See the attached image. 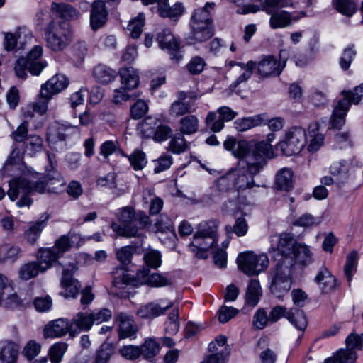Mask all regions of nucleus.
I'll use <instances>...</instances> for the list:
<instances>
[{"instance_id":"nucleus-1","label":"nucleus","mask_w":363,"mask_h":363,"mask_svg":"<svg viewBox=\"0 0 363 363\" xmlns=\"http://www.w3.org/2000/svg\"><path fill=\"white\" fill-rule=\"evenodd\" d=\"M118 223L113 222L111 228L118 236L125 238H143L140 230L147 229L151 225V220L144 211L135 212L134 208L126 206L121 208L118 214Z\"/></svg>"},{"instance_id":"nucleus-2","label":"nucleus","mask_w":363,"mask_h":363,"mask_svg":"<svg viewBox=\"0 0 363 363\" xmlns=\"http://www.w3.org/2000/svg\"><path fill=\"white\" fill-rule=\"evenodd\" d=\"M46 45L52 51L65 50L73 40V31L69 23L51 20L44 29Z\"/></svg>"},{"instance_id":"nucleus-3","label":"nucleus","mask_w":363,"mask_h":363,"mask_svg":"<svg viewBox=\"0 0 363 363\" xmlns=\"http://www.w3.org/2000/svg\"><path fill=\"white\" fill-rule=\"evenodd\" d=\"M271 257L278 260L277 264L295 266V236L292 233H281L277 244L269 249Z\"/></svg>"},{"instance_id":"nucleus-4","label":"nucleus","mask_w":363,"mask_h":363,"mask_svg":"<svg viewBox=\"0 0 363 363\" xmlns=\"http://www.w3.org/2000/svg\"><path fill=\"white\" fill-rule=\"evenodd\" d=\"M239 270L247 276H256L264 271L269 265L267 255H257L252 251L240 252L236 259Z\"/></svg>"},{"instance_id":"nucleus-5","label":"nucleus","mask_w":363,"mask_h":363,"mask_svg":"<svg viewBox=\"0 0 363 363\" xmlns=\"http://www.w3.org/2000/svg\"><path fill=\"white\" fill-rule=\"evenodd\" d=\"M346 349H340L332 357L327 358L326 363H355L357 357L354 349H363V333L361 335L350 334L346 340Z\"/></svg>"},{"instance_id":"nucleus-6","label":"nucleus","mask_w":363,"mask_h":363,"mask_svg":"<svg viewBox=\"0 0 363 363\" xmlns=\"http://www.w3.org/2000/svg\"><path fill=\"white\" fill-rule=\"evenodd\" d=\"M295 266L277 264L276 272L270 285L271 292L280 297L287 293L291 286Z\"/></svg>"},{"instance_id":"nucleus-7","label":"nucleus","mask_w":363,"mask_h":363,"mask_svg":"<svg viewBox=\"0 0 363 363\" xmlns=\"http://www.w3.org/2000/svg\"><path fill=\"white\" fill-rule=\"evenodd\" d=\"M259 172V167L252 166L251 161L248 162V164L241 166L240 164L237 168L230 170L235 189L238 191L252 189L255 186L254 177Z\"/></svg>"},{"instance_id":"nucleus-8","label":"nucleus","mask_w":363,"mask_h":363,"mask_svg":"<svg viewBox=\"0 0 363 363\" xmlns=\"http://www.w3.org/2000/svg\"><path fill=\"white\" fill-rule=\"evenodd\" d=\"M136 278L140 284L152 287L172 286L175 281L172 272L150 273V269L145 267H142L137 271Z\"/></svg>"},{"instance_id":"nucleus-9","label":"nucleus","mask_w":363,"mask_h":363,"mask_svg":"<svg viewBox=\"0 0 363 363\" xmlns=\"http://www.w3.org/2000/svg\"><path fill=\"white\" fill-rule=\"evenodd\" d=\"M238 113L228 106H221L217 109V112L208 113L205 123L212 132H220L224 128V123L233 120Z\"/></svg>"},{"instance_id":"nucleus-10","label":"nucleus","mask_w":363,"mask_h":363,"mask_svg":"<svg viewBox=\"0 0 363 363\" xmlns=\"http://www.w3.org/2000/svg\"><path fill=\"white\" fill-rule=\"evenodd\" d=\"M157 40L162 49L167 50L173 62L178 63L182 60L183 55L181 53L179 42L170 30L163 29L158 33Z\"/></svg>"},{"instance_id":"nucleus-11","label":"nucleus","mask_w":363,"mask_h":363,"mask_svg":"<svg viewBox=\"0 0 363 363\" xmlns=\"http://www.w3.org/2000/svg\"><path fill=\"white\" fill-rule=\"evenodd\" d=\"M69 83V79L65 75L57 74L41 86L40 97L49 101L54 95L65 89Z\"/></svg>"},{"instance_id":"nucleus-12","label":"nucleus","mask_w":363,"mask_h":363,"mask_svg":"<svg viewBox=\"0 0 363 363\" xmlns=\"http://www.w3.org/2000/svg\"><path fill=\"white\" fill-rule=\"evenodd\" d=\"M74 272L73 269H65L62 271L60 286L63 291H60L59 295L66 299L77 298L82 288L81 283L74 278Z\"/></svg>"},{"instance_id":"nucleus-13","label":"nucleus","mask_w":363,"mask_h":363,"mask_svg":"<svg viewBox=\"0 0 363 363\" xmlns=\"http://www.w3.org/2000/svg\"><path fill=\"white\" fill-rule=\"evenodd\" d=\"M46 174L40 175L35 173L30 178H18V186L22 189V193L30 194L37 192L45 194L48 192Z\"/></svg>"},{"instance_id":"nucleus-14","label":"nucleus","mask_w":363,"mask_h":363,"mask_svg":"<svg viewBox=\"0 0 363 363\" xmlns=\"http://www.w3.org/2000/svg\"><path fill=\"white\" fill-rule=\"evenodd\" d=\"M251 161L252 166L259 167V170L263 168L266 164V160L270 159L274 157V152L272 145L265 141H260L252 145L251 152Z\"/></svg>"},{"instance_id":"nucleus-15","label":"nucleus","mask_w":363,"mask_h":363,"mask_svg":"<svg viewBox=\"0 0 363 363\" xmlns=\"http://www.w3.org/2000/svg\"><path fill=\"white\" fill-rule=\"evenodd\" d=\"M350 108V104L346 99H338L333 107L328 129L340 130L345 125L346 116Z\"/></svg>"},{"instance_id":"nucleus-16","label":"nucleus","mask_w":363,"mask_h":363,"mask_svg":"<svg viewBox=\"0 0 363 363\" xmlns=\"http://www.w3.org/2000/svg\"><path fill=\"white\" fill-rule=\"evenodd\" d=\"M108 21V11L103 0L94 1L90 11V27L94 31L104 27Z\"/></svg>"},{"instance_id":"nucleus-17","label":"nucleus","mask_w":363,"mask_h":363,"mask_svg":"<svg viewBox=\"0 0 363 363\" xmlns=\"http://www.w3.org/2000/svg\"><path fill=\"white\" fill-rule=\"evenodd\" d=\"M314 281L320 286L322 294H330L340 286V282L325 266L320 268Z\"/></svg>"},{"instance_id":"nucleus-18","label":"nucleus","mask_w":363,"mask_h":363,"mask_svg":"<svg viewBox=\"0 0 363 363\" xmlns=\"http://www.w3.org/2000/svg\"><path fill=\"white\" fill-rule=\"evenodd\" d=\"M283 67L284 65H281V62L278 61L273 55L264 57L256 65L258 74L262 77L279 76Z\"/></svg>"},{"instance_id":"nucleus-19","label":"nucleus","mask_w":363,"mask_h":363,"mask_svg":"<svg viewBox=\"0 0 363 363\" xmlns=\"http://www.w3.org/2000/svg\"><path fill=\"white\" fill-rule=\"evenodd\" d=\"M191 28L188 38L190 44L196 43H203L211 38L214 34L213 24H199L197 23H190Z\"/></svg>"},{"instance_id":"nucleus-20","label":"nucleus","mask_w":363,"mask_h":363,"mask_svg":"<svg viewBox=\"0 0 363 363\" xmlns=\"http://www.w3.org/2000/svg\"><path fill=\"white\" fill-rule=\"evenodd\" d=\"M67 333L71 336V323L66 318L49 322L44 328V335L46 337H60Z\"/></svg>"},{"instance_id":"nucleus-21","label":"nucleus","mask_w":363,"mask_h":363,"mask_svg":"<svg viewBox=\"0 0 363 363\" xmlns=\"http://www.w3.org/2000/svg\"><path fill=\"white\" fill-rule=\"evenodd\" d=\"M71 337H75L82 331H89L93 324L91 313L79 312L72 319Z\"/></svg>"},{"instance_id":"nucleus-22","label":"nucleus","mask_w":363,"mask_h":363,"mask_svg":"<svg viewBox=\"0 0 363 363\" xmlns=\"http://www.w3.org/2000/svg\"><path fill=\"white\" fill-rule=\"evenodd\" d=\"M116 321L118 322V338L119 340L125 339L134 336L138 330L134 325V320L126 313H120L116 316Z\"/></svg>"},{"instance_id":"nucleus-23","label":"nucleus","mask_w":363,"mask_h":363,"mask_svg":"<svg viewBox=\"0 0 363 363\" xmlns=\"http://www.w3.org/2000/svg\"><path fill=\"white\" fill-rule=\"evenodd\" d=\"M51 11L57 18L63 20L64 22L78 19L80 16V12L77 9L66 3L52 2Z\"/></svg>"},{"instance_id":"nucleus-24","label":"nucleus","mask_w":363,"mask_h":363,"mask_svg":"<svg viewBox=\"0 0 363 363\" xmlns=\"http://www.w3.org/2000/svg\"><path fill=\"white\" fill-rule=\"evenodd\" d=\"M71 126L53 123L47 129V141L49 144H56L59 141H65L71 135Z\"/></svg>"},{"instance_id":"nucleus-25","label":"nucleus","mask_w":363,"mask_h":363,"mask_svg":"<svg viewBox=\"0 0 363 363\" xmlns=\"http://www.w3.org/2000/svg\"><path fill=\"white\" fill-rule=\"evenodd\" d=\"M60 258L51 247L40 248L37 253V262L41 267V273L45 272L47 269L52 266L60 264L58 262Z\"/></svg>"},{"instance_id":"nucleus-26","label":"nucleus","mask_w":363,"mask_h":363,"mask_svg":"<svg viewBox=\"0 0 363 363\" xmlns=\"http://www.w3.org/2000/svg\"><path fill=\"white\" fill-rule=\"evenodd\" d=\"M172 306V302L165 307H162L158 303L150 302L141 306L137 311V315L143 319H154L164 315Z\"/></svg>"},{"instance_id":"nucleus-27","label":"nucleus","mask_w":363,"mask_h":363,"mask_svg":"<svg viewBox=\"0 0 363 363\" xmlns=\"http://www.w3.org/2000/svg\"><path fill=\"white\" fill-rule=\"evenodd\" d=\"M118 74L122 87L131 91L139 86L140 77L134 68L131 67L121 68Z\"/></svg>"},{"instance_id":"nucleus-28","label":"nucleus","mask_w":363,"mask_h":363,"mask_svg":"<svg viewBox=\"0 0 363 363\" xmlns=\"http://www.w3.org/2000/svg\"><path fill=\"white\" fill-rule=\"evenodd\" d=\"M267 120V113L257 114L250 117L238 118L234 122L235 128L239 132L247 131L249 129L263 125Z\"/></svg>"},{"instance_id":"nucleus-29","label":"nucleus","mask_w":363,"mask_h":363,"mask_svg":"<svg viewBox=\"0 0 363 363\" xmlns=\"http://www.w3.org/2000/svg\"><path fill=\"white\" fill-rule=\"evenodd\" d=\"M112 285L115 289H125L128 285L138 282L136 277L130 276L123 267H117L112 272Z\"/></svg>"},{"instance_id":"nucleus-30","label":"nucleus","mask_w":363,"mask_h":363,"mask_svg":"<svg viewBox=\"0 0 363 363\" xmlns=\"http://www.w3.org/2000/svg\"><path fill=\"white\" fill-rule=\"evenodd\" d=\"M50 215L44 213L41 215L40 219L32 223L28 229L25 232V238L30 244H34L40 236L43 228L47 225Z\"/></svg>"},{"instance_id":"nucleus-31","label":"nucleus","mask_w":363,"mask_h":363,"mask_svg":"<svg viewBox=\"0 0 363 363\" xmlns=\"http://www.w3.org/2000/svg\"><path fill=\"white\" fill-rule=\"evenodd\" d=\"M118 72L104 64H99L93 69V76L96 82L107 84L113 82Z\"/></svg>"},{"instance_id":"nucleus-32","label":"nucleus","mask_w":363,"mask_h":363,"mask_svg":"<svg viewBox=\"0 0 363 363\" xmlns=\"http://www.w3.org/2000/svg\"><path fill=\"white\" fill-rule=\"evenodd\" d=\"M294 172L292 169L284 168L277 172L276 175L275 185L278 190L290 191L293 189Z\"/></svg>"},{"instance_id":"nucleus-33","label":"nucleus","mask_w":363,"mask_h":363,"mask_svg":"<svg viewBox=\"0 0 363 363\" xmlns=\"http://www.w3.org/2000/svg\"><path fill=\"white\" fill-rule=\"evenodd\" d=\"M349 163L347 160H342L338 162L334 163L330 167V172L332 175L337 177L336 183L341 186L347 182L349 178Z\"/></svg>"},{"instance_id":"nucleus-34","label":"nucleus","mask_w":363,"mask_h":363,"mask_svg":"<svg viewBox=\"0 0 363 363\" xmlns=\"http://www.w3.org/2000/svg\"><path fill=\"white\" fill-rule=\"evenodd\" d=\"M147 120L148 119H146L143 123V130L145 132H147L152 129L150 133H153V138L155 141H164L172 137V130L169 125L159 124L156 127L149 128L148 126L150 125V123H148Z\"/></svg>"},{"instance_id":"nucleus-35","label":"nucleus","mask_w":363,"mask_h":363,"mask_svg":"<svg viewBox=\"0 0 363 363\" xmlns=\"http://www.w3.org/2000/svg\"><path fill=\"white\" fill-rule=\"evenodd\" d=\"M43 147V138L36 135H29L23 143V152L30 157H34L38 152L42 151Z\"/></svg>"},{"instance_id":"nucleus-36","label":"nucleus","mask_w":363,"mask_h":363,"mask_svg":"<svg viewBox=\"0 0 363 363\" xmlns=\"http://www.w3.org/2000/svg\"><path fill=\"white\" fill-rule=\"evenodd\" d=\"M262 295V289L259 281L257 279H251L245 294V303L250 306L255 307L259 301Z\"/></svg>"},{"instance_id":"nucleus-37","label":"nucleus","mask_w":363,"mask_h":363,"mask_svg":"<svg viewBox=\"0 0 363 363\" xmlns=\"http://www.w3.org/2000/svg\"><path fill=\"white\" fill-rule=\"evenodd\" d=\"M179 133L183 135H192L199 130V119L194 115L182 117L179 121Z\"/></svg>"},{"instance_id":"nucleus-38","label":"nucleus","mask_w":363,"mask_h":363,"mask_svg":"<svg viewBox=\"0 0 363 363\" xmlns=\"http://www.w3.org/2000/svg\"><path fill=\"white\" fill-rule=\"evenodd\" d=\"M48 193L57 194L62 191L65 182L58 171L46 174Z\"/></svg>"},{"instance_id":"nucleus-39","label":"nucleus","mask_w":363,"mask_h":363,"mask_svg":"<svg viewBox=\"0 0 363 363\" xmlns=\"http://www.w3.org/2000/svg\"><path fill=\"white\" fill-rule=\"evenodd\" d=\"M149 231L153 233H167L171 232L176 237V233L173 222L167 216L160 215L157 219L153 226L149 227Z\"/></svg>"},{"instance_id":"nucleus-40","label":"nucleus","mask_w":363,"mask_h":363,"mask_svg":"<svg viewBox=\"0 0 363 363\" xmlns=\"http://www.w3.org/2000/svg\"><path fill=\"white\" fill-rule=\"evenodd\" d=\"M115 354V347L112 343L104 342L96 351L94 363H108Z\"/></svg>"},{"instance_id":"nucleus-41","label":"nucleus","mask_w":363,"mask_h":363,"mask_svg":"<svg viewBox=\"0 0 363 363\" xmlns=\"http://www.w3.org/2000/svg\"><path fill=\"white\" fill-rule=\"evenodd\" d=\"M218 225L215 220H208L201 223L198 226V230L195 233L197 235L208 238V240H214L217 242Z\"/></svg>"},{"instance_id":"nucleus-42","label":"nucleus","mask_w":363,"mask_h":363,"mask_svg":"<svg viewBox=\"0 0 363 363\" xmlns=\"http://www.w3.org/2000/svg\"><path fill=\"white\" fill-rule=\"evenodd\" d=\"M313 254L309 247L296 241V265L304 267L313 262Z\"/></svg>"},{"instance_id":"nucleus-43","label":"nucleus","mask_w":363,"mask_h":363,"mask_svg":"<svg viewBox=\"0 0 363 363\" xmlns=\"http://www.w3.org/2000/svg\"><path fill=\"white\" fill-rule=\"evenodd\" d=\"M139 348L141 351V356L146 359H151L155 357L160 350V344L152 338L146 340Z\"/></svg>"},{"instance_id":"nucleus-44","label":"nucleus","mask_w":363,"mask_h":363,"mask_svg":"<svg viewBox=\"0 0 363 363\" xmlns=\"http://www.w3.org/2000/svg\"><path fill=\"white\" fill-rule=\"evenodd\" d=\"M270 18V26L272 28H278L287 26L291 22V15L286 11L272 12Z\"/></svg>"},{"instance_id":"nucleus-45","label":"nucleus","mask_w":363,"mask_h":363,"mask_svg":"<svg viewBox=\"0 0 363 363\" xmlns=\"http://www.w3.org/2000/svg\"><path fill=\"white\" fill-rule=\"evenodd\" d=\"M41 272V267L37 262H30L24 264L19 269V278L22 280H29L35 277Z\"/></svg>"},{"instance_id":"nucleus-46","label":"nucleus","mask_w":363,"mask_h":363,"mask_svg":"<svg viewBox=\"0 0 363 363\" xmlns=\"http://www.w3.org/2000/svg\"><path fill=\"white\" fill-rule=\"evenodd\" d=\"M358 261V253L356 250H352L347 255L346 262L344 266V273L347 277L349 286L352 279V275L357 271Z\"/></svg>"},{"instance_id":"nucleus-47","label":"nucleus","mask_w":363,"mask_h":363,"mask_svg":"<svg viewBox=\"0 0 363 363\" xmlns=\"http://www.w3.org/2000/svg\"><path fill=\"white\" fill-rule=\"evenodd\" d=\"M189 148V145L183 134L178 133L171 137L169 150L174 154H181Z\"/></svg>"},{"instance_id":"nucleus-48","label":"nucleus","mask_w":363,"mask_h":363,"mask_svg":"<svg viewBox=\"0 0 363 363\" xmlns=\"http://www.w3.org/2000/svg\"><path fill=\"white\" fill-rule=\"evenodd\" d=\"M18 357V347L11 342L6 344L0 352V360L2 363H16Z\"/></svg>"},{"instance_id":"nucleus-49","label":"nucleus","mask_w":363,"mask_h":363,"mask_svg":"<svg viewBox=\"0 0 363 363\" xmlns=\"http://www.w3.org/2000/svg\"><path fill=\"white\" fill-rule=\"evenodd\" d=\"M128 161L130 166L135 171L142 170L147 163L145 153L140 149L134 150V151L129 155Z\"/></svg>"},{"instance_id":"nucleus-50","label":"nucleus","mask_w":363,"mask_h":363,"mask_svg":"<svg viewBox=\"0 0 363 363\" xmlns=\"http://www.w3.org/2000/svg\"><path fill=\"white\" fill-rule=\"evenodd\" d=\"M335 9L346 16H352L357 11V4L354 0H333Z\"/></svg>"},{"instance_id":"nucleus-51","label":"nucleus","mask_w":363,"mask_h":363,"mask_svg":"<svg viewBox=\"0 0 363 363\" xmlns=\"http://www.w3.org/2000/svg\"><path fill=\"white\" fill-rule=\"evenodd\" d=\"M213 188L221 193L228 192L233 189L235 185L230 171L216 180L213 183Z\"/></svg>"},{"instance_id":"nucleus-52","label":"nucleus","mask_w":363,"mask_h":363,"mask_svg":"<svg viewBox=\"0 0 363 363\" xmlns=\"http://www.w3.org/2000/svg\"><path fill=\"white\" fill-rule=\"evenodd\" d=\"M228 235L235 233L237 236L241 237L247 234L248 225L246 219L243 216L238 217L234 225H227L225 228Z\"/></svg>"},{"instance_id":"nucleus-53","label":"nucleus","mask_w":363,"mask_h":363,"mask_svg":"<svg viewBox=\"0 0 363 363\" xmlns=\"http://www.w3.org/2000/svg\"><path fill=\"white\" fill-rule=\"evenodd\" d=\"M252 143L242 140L238 142L237 148L233 151V155L239 158H244L242 164H248L249 158L251 159Z\"/></svg>"},{"instance_id":"nucleus-54","label":"nucleus","mask_w":363,"mask_h":363,"mask_svg":"<svg viewBox=\"0 0 363 363\" xmlns=\"http://www.w3.org/2000/svg\"><path fill=\"white\" fill-rule=\"evenodd\" d=\"M20 161V150L16 147L11 152L2 167L1 170L3 172V174L6 176H11V172H13V168L19 164Z\"/></svg>"},{"instance_id":"nucleus-55","label":"nucleus","mask_w":363,"mask_h":363,"mask_svg":"<svg viewBox=\"0 0 363 363\" xmlns=\"http://www.w3.org/2000/svg\"><path fill=\"white\" fill-rule=\"evenodd\" d=\"M143 260L145 264L143 267L157 269L162 264V255L157 250H151L144 254Z\"/></svg>"},{"instance_id":"nucleus-56","label":"nucleus","mask_w":363,"mask_h":363,"mask_svg":"<svg viewBox=\"0 0 363 363\" xmlns=\"http://www.w3.org/2000/svg\"><path fill=\"white\" fill-rule=\"evenodd\" d=\"M340 95L342 98L340 99H346L350 104V107L352 104H358L363 99V84L356 86L353 90H343Z\"/></svg>"},{"instance_id":"nucleus-57","label":"nucleus","mask_w":363,"mask_h":363,"mask_svg":"<svg viewBox=\"0 0 363 363\" xmlns=\"http://www.w3.org/2000/svg\"><path fill=\"white\" fill-rule=\"evenodd\" d=\"M21 250L18 247L12 245L9 243L3 244L0 246V255L2 257V262L6 261H16Z\"/></svg>"},{"instance_id":"nucleus-58","label":"nucleus","mask_w":363,"mask_h":363,"mask_svg":"<svg viewBox=\"0 0 363 363\" xmlns=\"http://www.w3.org/2000/svg\"><path fill=\"white\" fill-rule=\"evenodd\" d=\"M145 24V15L140 13L135 18L132 19L128 25L127 29L130 31V35L133 38H138L141 35Z\"/></svg>"},{"instance_id":"nucleus-59","label":"nucleus","mask_w":363,"mask_h":363,"mask_svg":"<svg viewBox=\"0 0 363 363\" xmlns=\"http://www.w3.org/2000/svg\"><path fill=\"white\" fill-rule=\"evenodd\" d=\"M137 250L136 245H126L116 251V256L123 265H128L131 262L133 255Z\"/></svg>"},{"instance_id":"nucleus-60","label":"nucleus","mask_w":363,"mask_h":363,"mask_svg":"<svg viewBox=\"0 0 363 363\" xmlns=\"http://www.w3.org/2000/svg\"><path fill=\"white\" fill-rule=\"evenodd\" d=\"M208 5H210V4L207 3L206 4V6ZM206 7V6L196 9L191 16L190 23H197L203 25L213 24V20L211 14Z\"/></svg>"},{"instance_id":"nucleus-61","label":"nucleus","mask_w":363,"mask_h":363,"mask_svg":"<svg viewBox=\"0 0 363 363\" xmlns=\"http://www.w3.org/2000/svg\"><path fill=\"white\" fill-rule=\"evenodd\" d=\"M191 112L190 102L174 101L169 108V113L173 117H179Z\"/></svg>"},{"instance_id":"nucleus-62","label":"nucleus","mask_w":363,"mask_h":363,"mask_svg":"<svg viewBox=\"0 0 363 363\" xmlns=\"http://www.w3.org/2000/svg\"><path fill=\"white\" fill-rule=\"evenodd\" d=\"M51 248L54 249L55 253L62 257L63 255L69 251L72 248V243L69 235H61L55 242V245Z\"/></svg>"},{"instance_id":"nucleus-63","label":"nucleus","mask_w":363,"mask_h":363,"mask_svg":"<svg viewBox=\"0 0 363 363\" xmlns=\"http://www.w3.org/2000/svg\"><path fill=\"white\" fill-rule=\"evenodd\" d=\"M293 138L294 133L289 131L286 133L284 139L280 141L277 145V148L279 149L284 155L291 156L294 154L295 145L292 142Z\"/></svg>"},{"instance_id":"nucleus-64","label":"nucleus","mask_w":363,"mask_h":363,"mask_svg":"<svg viewBox=\"0 0 363 363\" xmlns=\"http://www.w3.org/2000/svg\"><path fill=\"white\" fill-rule=\"evenodd\" d=\"M67 348V345L65 342H57L52 345L49 350L51 363H60Z\"/></svg>"}]
</instances>
